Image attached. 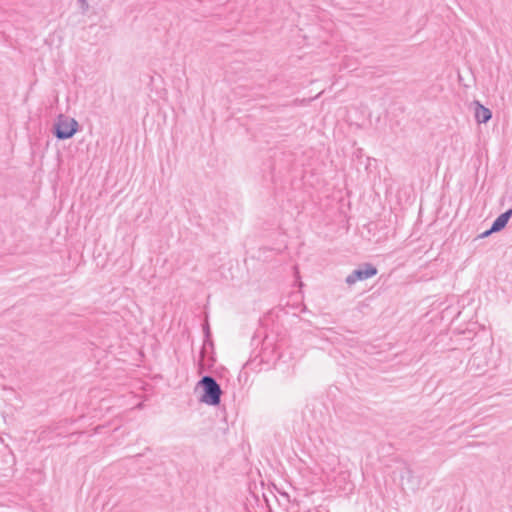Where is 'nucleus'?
<instances>
[{"label": "nucleus", "mask_w": 512, "mask_h": 512, "mask_svg": "<svg viewBox=\"0 0 512 512\" xmlns=\"http://www.w3.org/2000/svg\"><path fill=\"white\" fill-rule=\"evenodd\" d=\"M197 386L202 389L200 402L209 406H217L220 404L222 389L217 380L211 375L202 376Z\"/></svg>", "instance_id": "nucleus-1"}, {"label": "nucleus", "mask_w": 512, "mask_h": 512, "mask_svg": "<svg viewBox=\"0 0 512 512\" xmlns=\"http://www.w3.org/2000/svg\"><path fill=\"white\" fill-rule=\"evenodd\" d=\"M78 126L74 118L61 114L54 124V134L60 140L69 139L78 131Z\"/></svg>", "instance_id": "nucleus-2"}, {"label": "nucleus", "mask_w": 512, "mask_h": 512, "mask_svg": "<svg viewBox=\"0 0 512 512\" xmlns=\"http://www.w3.org/2000/svg\"><path fill=\"white\" fill-rule=\"evenodd\" d=\"M377 272L378 271L375 266H373L372 264L366 263V264L359 266L354 271H352V273L346 277L345 282L347 285L350 286V285L355 284L359 280H365V279L375 276L377 274Z\"/></svg>", "instance_id": "nucleus-3"}, {"label": "nucleus", "mask_w": 512, "mask_h": 512, "mask_svg": "<svg viewBox=\"0 0 512 512\" xmlns=\"http://www.w3.org/2000/svg\"><path fill=\"white\" fill-rule=\"evenodd\" d=\"M399 477L403 489H405V486L413 491L418 488L419 481L415 479L413 471L409 466L405 465L400 469Z\"/></svg>", "instance_id": "nucleus-4"}, {"label": "nucleus", "mask_w": 512, "mask_h": 512, "mask_svg": "<svg viewBox=\"0 0 512 512\" xmlns=\"http://www.w3.org/2000/svg\"><path fill=\"white\" fill-rule=\"evenodd\" d=\"M474 116L478 123H487L491 117L492 112L484 107L479 101H475L474 103Z\"/></svg>", "instance_id": "nucleus-5"}, {"label": "nucleus", "mask_w": 512, "mask_h": 512, "mask_svg": "<svg viewBox=\"0 0 512 512\" xmlns=\"http://www.w3.org/2000/svg\"><path fill=\"white\" fill-rule=\"evenodd\" d=\"M512 216V209L507 210L506 212L499 215L491 226V231H500L502 230L508 223L510 217Z\"/></svg>", "instance_id": "nucleus-6"}, {"label": "nucleus", "mask_w": 512, "mask_h": 512, "mask_svg": "<svg viewBox=\"0 0 512 512\" xmlns=\"http://www.w3.org/2000/svg\"><path fill=\"white\" fill-rule=\"evenodd\" d=\"M203 334H204V343L200 351V361L204 360V355L206 353V346L209 345L213 348V340H212V333L210 329V325L208 322L203 324Z\"/></svg>", "instance_id": "nucleus-7"}, {"label": "nucleus", "mask_w": 512, "mask_h": 512, "mask_svg": "<svg viewBox=\"0 0 512 512\" xmlns=\"http://www.w3.org/2000/svg\"><path fill=\"white\" fill-rule=\"evenodd\" d=\"M303 290H294L290 293L289 298L293 301H299L303 298L302 296Z\"/></svg>", "instance_id": "nucleus-8"}, {"label": "nucleus", "mask_w": 512, "mask_h": 512, "mask_svg": "<svg viewBox=\"0 0 512 512\" xmlns=\"http://www.w3.org/2000/svg\"><path fill=\"white\" fill-rule=\"evenodd\" d=\"M79 2V5H80V8L82 9L83 12H86L89 8V4L86 0H78Z\"/></svg>", "instance_id": "nucleus-9"}, {"label": "nucleus", "mask_w": 512, "mask_h": 512, "mask_svg": "<svg viewBox=\"0 0 512 512\" xmlns=\"http://www.w3.org/2000/svg\"><path fill=\"white\" fill-rule=\"evenodd\" d=\"M494 231H491V228L485 232H483L479 237L480 238H484V237H487L489 236L491 233H493Z\"/></svg>", "instance_id": "nucleus-10"}, {"label": "nucleus", "mask_w": 512, "mask_h": 512, "mask_svg": "<svg viewBox=\"0 0 512 512\" xmlns=\"http://www.w3.org/2000/svg\"><path fill=\"white\" fill-rule=\"evenodd\" d=\"M297 307H302V308L300 309V312H303V311H304V305H303L302 303H299Z\"/></svg>", "instance_id": "nucleus-11"}]
</instances>
